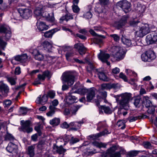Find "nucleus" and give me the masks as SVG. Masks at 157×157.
Instances as JSON below:
<instances>
[{"instance_id":"nucleus-1","label":"nucleus","mask_w":157,"mask_h":157,"mask_svg":"<svg viewBox=\"0 0 157 157\" xmlns=\"http://www.w3.org/2000/svg\"><path fill=\"white\" fill-rule=\"evenodd\" d=\"M111 56L117 61L124 59L125 54L123 48L119 46H113L111 49Z\"/></svg>"},{"instance_id":"nucleus-2","label":"nucleus","mask_w":157,"mask_h":157,"mask_svg":"<svg viewBox=\"0 0 157 157\" xmlns=\"http://www.w3.org/2000/svg\"><path fill=\"white\" fill-rule=\"evenodd\" d=\"M74 73L71 71H67L63 73L62 80L63 83H67L69 86L72 85L75 81Z\"/></svg>"},{"instance_id":"nucleus-3","label":"nucleus","mask_w":157,"mask_h":157,"mask_svg":"<svg viewBox=\"0 0 157 157\" xmlns=\"http://www.w3.org/2000/svg\"><path fill=\"white\" fill-rule=\"evenodd\" d=\"M132 94L130 93H124L121 95V99L120 101V105L126 110L128 109V104L132 99Z\"/></svg>"},{"instance_id":"nucleus-4","label":"nucleus","mask_w":157,"mask_h":157,"mask_svg":"<svg viewBox=\"0 0 157 157\" xmlns=\"http://www.w3.org/2000/svg\"><path fill=\"white\" fill-rule=\"evenodd\" d=\"M150 31L148 24H146L141 27L138 31L136 32V34L138 37H141L148 33Z\"/></svg>"},{"instance_id":"nucleus-5","label":"nucleus","mask_w":157,"mask_h":157,"mask_svg":"<svg viewBox=\"0 0 157 157\" xmlns=\"http://www.w3.org/2000/svg\"><path fill=\"white\" fill-rule=\"evenodd\" d=\"M130 3L126 0L121 1L117 3V5L121 7L125 13L130 10Z\"/></svg>"},{"instance_id":"nucleus-6","label":"nucleus","mask_w":157,"mask_h":157,"mask_svg":"<svg viewBox=\"0 0 157 157\" xmlns=\"http://www.w3.org/2000/svg\"><path fill=\"white\" fill-rule=\"evenodd\" d=\"M21 129L24 132H26L28 133L31 132L33 131V129L32 127H30V121L29 120L21 121Z\"/></svg>"},{"instance_id":"nucleus-7","label":"nucleus","mask_w":157,"mask_h":157,"mask_svg":"<svg viewBox=\"0 0 157 157\" xmlns=\"http://www.w3.org/2000/svg\"><path fill=\"white\" fill-rule=\"evenodd\" d=\"M0 33H4L5 34L4 37L6 40H9L11 36V33L10 29L9 27L5 25L0 26Z\"/></svg>"},{"instance_id":"nucleus-8","label":"nucleus","mask_w":157,"mask_h":157,"mask_svg":"<svg viewBox=\"0 0 157 157\" xmlns=\"http://www.w3.org/2000/svg\"><path fill=\"white\" fill-rule=\"evenodd\" d=\"M6 151L10 153L16 154L17 152V145L11 142L10 143L6 148Z\"/></svg>"},{"instance_id":"nucleus-9","label":"nucleus","mask_w":157,"mask_h":157,"mask_svg":"<svg viewBox=\"0 0 157 157\" xmlns=\"http://www.w3.org/2000/svg\"><path fill=\"white\" fill-rule=\"evenodd\" d=\"M146 40L148 44L155 43L157 41V34L152 33L146 36Z\"/></svg>"},{"instance_id":"nucleus-10","label":"nucleus","mask_w":157,"mask_h":157,"mask_svg":"<svg viewBox=\"0 0 157 157\" xmlns=\"http://www.w3.org/2000/svg\"><path fill=\"white\" fill-rule=\"evenodd\" d=\"M73 92L71 91L69 92L68 95L66 97V103L68 104H72L76 102L77 98L75 95L72 94Z\"/></svg>"},{"instance_id":"nucleus-11","label":"nucleus","mask_w":157,"mask_h":157,"mask_svg":"<svg viewBox=\"0 0 157 157\" xmlns=\"http://www.w3.org/2000/svg\"><path fill=\"white\" fill-rule=\"evenodd\" d=\"M96 71L98 72V74L100 79L105 82H108L109 80V78L105 74L103 70L96 69Z\"/></svg>"},{"instance_id":"nucleus-12","label":"nucleus","mask_w":157,"mask_h":157,"mask_svg":"<svg viewBox=\"0 0 157 157\" xmlns=\"http://www.w3.org/2000/svg\"><path fill=\"white\" fill-rule=\"evenodd\" d=\"M32 54L35 59L39 61L43 60L44 56L39 50L35 49L33 50Z\"/></svg>"},{"instance_id":"nucleus-13","label":"nucleus","mask_w":157,"mask_h":157,"mask_svg":"<svg viewBox=\"0 0 157 157\" xmlns=\"http://www.w3.org/2000/svg\"><path fill=\"white\" fill-rule=\"evenodd\" d=\"M75 48L77 49L80 55H82L84 54L86 52V48L83 44L81 43L75 44L74 45Z\"/></svg>"},{"instance_id":"nucleus-14","label":"nucleus","mask_w":157,"mask_h":157,"mask_svg":"<svg viewBox=\"0 0 157 157\" xmlns=\"http://www.w3.org/2000/svg\"><path fill=\"white\" fill-rule=\"evenodd\" d=\"M110 55L108 54L101 51L98 55L99 59L102 62H106L110 57Z\"/></svg>"},{"instance_id":"nucleus-15","label":"nucleus","mask_w":157,"mask_h":157,"mask_svg":"<svg viewBox=\"0 0 157 157\" xmlns=\"http://www.w3.org/2000/svg\"><path fill=\"white\" fill-rule=\"evenodd\" d=\"M43 49L48 52H52V45L51 43L48 41L45 40L42 44Z\"/></svg>"},{"instance_id":"nucleus-16","label":"nucleus","mask_w":157,"mask_h":157,"mask_svg":"<svg viewBox=\"0 0 157 157\" xmlns=\"http://www.w3.org/2000/svg\"><path fill=\"white\" fill-rule=\"evenodd\" d=\"M43 17H45L47 20L51 22H53L55 21L54 17V13H52V15L50 16V14L46 11H43L42 13V15Z\"/></svg>"},{"instance_id":"nucleus-17","label":"nucleus","mask_w":157,"mask_h":157,"mask_svg":"<svg viewBox=\"0 0 157 157\" xmlns=\"http://www.w3.org/2000/svg\"><path fill=\"white\" fill-rule=\"evenodd\" d=\"M53 150L54 152L59 154H63L66 151V149L64 148L62 145L58 146L56 145L53 146Z\"/></svg>"},{"instance_id":"nucleus-18","label":"nucleus","mask_w":157,"mask_h":157,"mask_svg":"<svg viewBox=\"0 0 157 157\" xmlns=\"http://www.w3.org/2000/svg\"><path fill=\"white\" fill-rule=\"evenodd\" d=\"M36 24L37 28L40 31L47 30L49 28L48 26L43 22L37 21Z\"/></svg>"},{"instance_id":"nucleus-19","label":"nucleus","mask_w":157,"mask_h":157,"mask_svg":"<svg viewBox=\"0 0 157 157\" xmlns=\"http://www.w3.org/2000/svg\"><path fill=\"white\" fill-rule=\"evenodd\" d=\"M21 15L24 18L27 19L32 14V12L29 9H25L21 10Z\"/></svg>"},{"instance_id":"nucleus-20","label":"nucleus","mask_w":157,"mask_h":157,"mask_svg":"<svg viewBox=\"0 0 157 157\" xmlns=\"http://www.w3.org/2000/svg\"><path fill=\"white\" fill-rule=\"evenodd\" d=\"M0 89L2 90L0 91V92L2 93V94L4 97H6L7 95V93L9 92V88L7 85L2 83L0 86Z\"/></svg>"},{"instance_id":"nucleus-21","label":"nucleus","mask_w":157,"mask_h":157,"mask_svg":"<svg viewBox=\"0 0 157 157\" xmlns=\"http://www.w3.org/2000/svg\"><path fill=\"white\" fill-rule=\"evenodd\" d=\"M44 9V7L42 6H40L39 7H37L34 10V14L36 16L37 19H39V18H38L39 17L41 16Z\"/></svg>"},{"instance_id":"nucleus-22","label":"nucleus","mask_w":157,"mask_h":157,"mask_svg":"<svg viewBox=\"0 0 157 157\" xmlns=\"http://www.w3.org/2000/svg\"><path fill=\"white\" fill-rule=\"evenodd\" d=\"M51 76L50 72L48 71H46L43 72L42 75L39 74L37 76L39 80H44L45 79V77H47L50 78L51 77Z\"/></svg>"},{"instance_id":"nucleus-23","label":"nucleus","mask_w":157,"mask_h":157,"mask_svg":"<svg viewBox=\"0 0 157 157\" xmlns=\"http://www.w3.org/2000/svg\"><path fill=\"white\" fill-rule=\"evenodd\" d=\"M107 132V130H105L99 133H98L95 134L90 135L89 136V137L93 140L97 139L99 137L102 136H104L105 134H108Z\"/></svg>"},{"instance_id":"nucleus-24","label":"nucleus","mask_w":157,"mask_h":157,"mask_svg":"<svg viewBox=\"0 0 157 157\" xmlns=\"http://www.w3.org/2000/svg\"><path fill=\"white\" fill-rule=\"evenodd\" d=\"M128 17L126 16H123L121 20L117 23V27L119 29L124 26L127 22Z\"/></svg>"},{"instance_id":"nucleus-25","label":"nucleus","mask_w":157,"mask_h":157,"mask_svg":"<svg viewBox=\"0 0 157 157\" xmlns=\"http://www.w3.org/2000/svg\"><path fill=\"white\" fill-rule=\"evenodd\" d=\"M146 6L143 5L138 3L137 4L136 7L135 8V10L137 13H142L145 11Z\"/></svg>"},{"instance_id":"nucleus-26","label":"nucleus","mask_w":157,"mask_h":157,"mask_svg":"<svg viewBox=\"0 0 157 157\" xmlns=\"http://www.w3.org/2000/svg\"><path fill=\"white\" fill-rule=\"evenodd\" d=\"M59 29L57 28L52 29L44 33V36L46 38L51 37L53 34L56 32L58 31Z\"/></svg>"},{"instance_id":"nucleus-27","label":"nucleus","mask_w":157,"mask_h":157,"mask_svg":"<svg viewBox=\"0 0 157 157\" xmlns=\"http://www.w3.org/2000/svg\"><path fill=\"white\" fill-rule=\"evenodd\" d=\"M35 145L29 146L27 149L26 152L30 157H33L35 155Z\"/></svg>"},{"instance_id":"nucleus-28","label":"nucleus","mask_w":157,"mask_h":157,"mask_svg":"<svg viewBox=\"0 0 157 157\" xmlns=\"http://www.w3.org/2000/svg\"><path fill=\"white\" fill-rule=\"evenodd\" d=\"M73 19V15L69 13L66 14L64 16H63L60 18V23H62L63 21H68Z\"/></svg>"},{"instance_id":"nucleus-29","label":"nucleus","mask_w":157,"mask_h":157,"mask_svg":"<svg viewBox=\"0 0 157 157\" xmlns=\"http://www.w3.org/2000/svg\"><path fill=\"white\" fill-rule=\"evenodd\" d=\"M121 39L123 43L126 45L127 46L129 47L133 45V44H132L131 40L126 38L123 35L122 36Z\"/></svg>"},{"instance_id":"nucleus-30","label":"nucleus","mask_w":157,"mask_h":157,"mask_svg":"<svg viewBox=\"0 0 157 157\" xmlns=\"http://www.w3.org/2000/svg\"><path fill=\"white\" fill-rule=\"evenodd\" d=\"M48 101L47 96L46 95L44 94L41 98H40V97H38L36 100V102L37 103H41L42 104H45Z\"/></svg>"},{"instance_id":"nucleus-31","label":"nucleus","mask_w":157,"mask_h":157,"mask_svg":"<svg viewBox=\"0 0 157 157\" xmlns=\"http://www.w3.org/2000/svg\"><path fill=\"white\" fill-rule=\"evenodd\" d=\"M95 93L94 91L93 90L89 91L87 95L86 98L88 102H90L93 98L95 97Z\"/></svg>"},{"instance_id":"nucleus-32","label":"nucleus","mask_w":157,"mask_h":157,"mask_svg":"<svg viewBox=\"0 0 157 157\" xmlns=\"http://www.w3.org/2000/svg\"><path fill=\"white\" fill-rule=\"evenodd\" d=\"M49 109V110L46 113V115L49 117H52L55 113L56 108L52 105H50Z\"/></svg>"},{"instance_id":"nucleus-33","label":"nucleus","mask_w":157,"mask_h":157,"mask_svg":"<svg viewBox=\"0 0 157 157\" xmlns=\"http://www.w3.org/2000/svg\"><path fill=\"white\" fill-rule=\"evenodd\" d=\"M105 38L104 36L98 35L94 38L93 41L96 44L101 43L102 42V39Z\"/></svg>"},{"instance_id":"nucleus-34","label":"nucleus","mask_w":157,"mask_h":157,"mask_svg":"<svg viewBox=\"0 0 157 157\" xmlns=\"http://www.w3.org/2000/svg\"><path fill=\"white\" fill-rule=\"evenodd\" d=\"M143 100V102L146 107L148 108L152 105V103L147 96H144Z\"/></svg>"},{"instance_id":"nucleus-35","label":"nucleus","mask_w":157,"mask_h":157,"mask_svg":"<svg viewBox=\"0 0 157 157\" xmlns=\"http://www.w3.org/2000/svg\"><path fill=\"white\" fill-rule=\"evenodd\" d=\"M101 109L103 110L104 113L106 114H110L112 112V110L110 108L105 105H103L101 106Z\"/></svg>"},{"instance_id":"nucleus-36","label":"nucleus","mask_w":157,"mask_h":157,"mask_svg":"<svg viewBox=\"0 0 157 157\" xmlns=\"http://www.w3.org/2000/svg\"><path fill=\"white\" fill-rule=\"evenodd\" d=\"M91 144L92 145L99 148L102 147L105 148L106 145V144L105 143H99L96 141L93 142Z\"/></svg>"},{"instance_id":"nucleus-37","label":"nucleus","mask_w":157,"mask_h":157,"mask_svg":"<svg viewBox=\"0 0 157 157\" xmlns=\"http://www.w3.org/2000/svg\"><path fill=\"white\" fill-rule=\"evenodd\" d=\"M83 123V121L71 122L70 123V126H74L75 127H77L79 128L81 126V124Z\"/></svg>"},{"instance_id":"nucleus-38","label":"nucleus","mask_w":157,"mask_h":157,"mask_svg":"<svg viewBox=\"0 0 157 157\" xmlns=\"http://www.w3.org/2000/svg\"><path fill=\"white\" fill-rule=\"evenodd\" d=\"M81 106L79 105H73L71 106L70 109V112L72 115H75L76 112Z\"/></svg>"},{"instance_id":"nucleus-39","label":"nucleus","mask_w":157,"mask_h":157,"mask_svg":"<svg viewBox=\"0 0 157 157\" xmlns=\"http://www.w3.org/2000/svg\"><path fill=\"white\" fill-rule=\"evenodd\" d=\"M147 117V116L144 114L138 116L136 117H131L129 119V121L130 122H132L135 121L137 119H144Z\"/></svg>"},{"instance_id":"nucleus-40","label":"nucleus","mask_w":157,"mask_h":157,"mask_svg":"<svg viewBox=\"0 0 157 157\" xmlns=\"http://www.w3.org/2000/svg\"><path fill=\"white\" fill-rule=\"evenodd\" d=\"M50 124L53 126H57L59 124L60 122V119L58 118H54L50 121Z\"/></svg>"},{"instance_id":"nucleus-41","label":"nucleus","mask_w":157,"mask_h":157,"mask_svg":"<svg viewBox=\"0 0 157 157\" xmlns=\"http://www.w3.org/2000/svg\"><path fill=\"white\" fill-rule=\"evenodd\" d=\"M146 53L149 59H153L155 58V56L154 52L151 50H149L146 52Z\"/></svg>"},{"instance_id":"nucleus-42","label":"nucleus","mask_w":157,"mask_h":157,"mask_svg":"<svg viewBox=\"0 0 157 157\" xmlns=\"http://www.w3.org/2000/svg\"><path fill=\"white\" fill-rule=\"evenodd\" d=\"M102 4H98L96 5L95 8V11L98 13L103 12L104 7L102 6Z\"/></svg>"},{"instance_id":"nucleus-43","label":"nucleus","mask_w":157,"mask_h":157,"mask_svg":"<svg viewBox=\"0 0 157 157\" xmlns=\"http://www.w3.org/2000/svg\"><path fill=\"white\" fill-rule=\"evenodd\" d=\"M15 139L14 137L11 134L8 132H7L4 136V140L5 141H13Z\"/></svg>"},{"instance_id":"nucleus-44","label":"nucleus","mask_w":157,"mask_h":157,"mask_svg":"<svg viewBox=\"0 0 157 157\" xmlns=\"http://www.w3.org/2000/svg\"><path fill=\"white\" fill-rule=\"evenodd\" d=\"M143 145L144 148L147 149H151L154 148V147L148 141L144 142L143 143Z\"/></svg>"},{"instance_id":"nucleus-45","label":"nucleus","mask_w":157,"mask_h":157,"mask_svg":"<svg viewBox=\"0 0 157 157\" xmlns=\"http://www.w3.org/2000/svg\"><path fill=\"white\" fill-rule=\"evenodd\" d=\"M117 125L119 127H121V129H124L125 127L124 121L122 120L118 121L117 123Z\"/></svg>"},{"instance_id":"nucleus-46","label":"nucleus","mask_w":157,"mask_h":157,"mask_svg":"<svg viewBox=\"0 0 157 157\" xmlns=\"http://www.w3.org/2000/svg\"><path fill=\"white\" fill-rule=\"evenodd\" d=\"M47 97H49L51 99H53L55 96V91L53 90H50L48 92L47 95Z\"/></svg>"},{"instance_id":"nucleus-47","label":"nucleus","mask_w":157,"mask_h":157,"mask_svg":"<svg viewBox=\"0 0 157 157\" xmlns=\"http://www.w3.org/2000/svg\"><path fill=\"white\" fill-rule=\"evenodd\" d=\"M138 154V151H132L128 152V155L130 157H133L136 156Z\"/></svg>"},{"instance_id":"nucleus-48","label":"nucleus","mask_w":157,"mask_h":157,"mask_svg":"<svg viewBox=\"0 0 157 157\" xmlns=\"http://www.w3.org/2000/svg\"><path fill=\"white\" fill-rule=\"evenodd\" d=\"M6 44L7 43L6 42L4 41L2 38L0 37V48L4 50L5 48Z\"/></svg>"},{"instance_id":"nucleus-49","label":"nucleus","mask_w":157,"mask_h":157,"mask_svg":"<svg viewBox=\"0 0 157 157\" xmlns=\"http://www.w3.org/2000/svg\"><path fill=\"white\" fill-rule=\"evenodd\" d=\"M74 55V53L72 52H68L66 55L65 56L67 59L69 61H71L70 58L72 57Z\"/></svg>"},{"instance_id":"nucleus-50","label":"nucleus","mask_w":157,"mask_h":157,"mask_svg":"<svg viewBox=\"0 0 157 157\" xmlns=\"http://www.w3.org/2000/svg\"><path fill=\"white\" fill-rule=\"evenodd\" d=\"M12 101L10 100H6L3 101V105L5 108L8 107L12 104Z\"/></svg>"},{"instance_id":"nucleus-51","label":"nucleus","mask_w":157,"mask_h":157,"mask_svg":"<svg viewBox=\"0 0 157 157\" xmlns=\"http://www.w3.org/2000/svg\"><path fill=\"white\" fill-rule=\"evenodd\" d=\"M140 101V98L139 97L135 98L134 99L133 104L136 107H139Z\"/></svg>"},{"instance_id":"nucleus-52","label":"nucleus","mask_w":157,"mask_h":157,"mask_svg":"<svg viewBox=\"0 0 157 157\" xmlns=\"http://www.w3.org/2000/svg\"><path fill=\"white\" fill-rule=\"evenodd\" d=\"M156 107V106L152 105L151 106L148 107V109L147 111V113L149 114H153L155 111V107Z\"/></svg>"},{"instance_id":"nucleus-53","label":"nucleus","mask_w":157,"mask_h":157,"mask_svg":"<svg viewBox=\"0 0 157 157\" xmlns=\"http://www.w3.org/2000/svg\"><path fill=\"white\" fill-rule=\"evenodd\" d=\"M110 36L111 37L113 38V39L115 41L118 42L120 40V36L117 34H111L110 35Z\"/></svg>"},{"instance_id":"nucleus-54","label":"nucleus","mask_w":157,"mask_h":157,"mask_svg":"<svg viewBox=\"0 0 157 157\" xmlns=\"http://www.w3.org/2000/svg\"><path fill=\"white\" fill-rule=\"evenodd\" d=\"M79 141V140L78 139L72 137L71 139L70 140V143L71 144H73L78 142Z\"/></svg>"},{"instance_id":"nucleus-55","label":"nucleus","mask_w":157,"mask_h":157,"mask_svg":"<svg viewBox=\"0 0 157 157\" xmlns=\"http://www.w3.org/2000/svg\"><path fill=\"white\" fill-rule=\"evenodd\" d=\"M97 152L95 149H94L93 150H92V149L89 148L88 149H87V151L86 152V153L88 155H93V154H94Z\"/></svg>"},{"instance_id":"nucleus-56","label":"nucleus","mask_w":157,"mask_h":157,"mask_svg":"<svg viewBox=\"0 0 157 157\" xmlns=\"http://www.w3.org/2000/svg\"><path fill=\"white\" fill-rule=\"evenodd\" d=\"M117 149V147L116 146H113L110 147L109 149L107 150L108 152H109L111 154H113V153Z\"/></svg>"},{"instance_id":"nucleus-57","label":"nucleus","mask_w":157,"mask_h":157,"mask_svg":"<svg viewBox=\"0 0 157 157\" xmlns=\"http://www.w3.org/2000/svg\"><path fill=\"white\" fill-rule=\"evenodd\" d=\"M141 59L144 62L149 61V60L147 57V55L146 53H145L141 55Z\"/></svg>"},{"instance_id":"nucleus-58","label":"nucleus","mask_w":157,"mask_h":157,"mask_svg":"<svg viewBox=\"0 0 157 157\" xmlns=\"http://www.w3.org/2000/svg\"><path fill=\"white\" fill-rule=\"evenodd\" d=\"M84 16L85 18L87 19L91 18L92 16V14L89 11L84 14Z\"/></svg>"},{"instance_id":"nucleus-59","label":"nucleus","mask_w":157,"mask_h":157,"mask_svg":"<svg viewBox=\"0 0 157 157\" xmlns=\"http://www.w3.org/2000/svg\"><path fill=\"white\" fill-rule=\"evenodd\" d=\"M123 151H124L121 150L119 152L112 154L113 157H121V154L123 153Z\"/></svg>"},{"instance_id":"nucleus-60","label":"nucleus","mask_w":157,"mask_h":157,"mask_svg":"<svg viewBox=\"0 0 157 157\" xmlns=\"http://www.w3.org/2000/svg\"><path fill=\"white\" fill-rule=\"evenodd\" d=\"M7 80L11 85H14L15 84V80L13 77H9L7 78Z\"/></svg>"},{"instance_id":"nucleus-61","label":"nucleus","mask_w":157,"mask_h":157,"mask_svg":"<svg viewBox=\"0 0 157 157\" xmlns=\"http://www.w3.org/2000/svg\"><path fill=\"white\" fill-rule=\"evenodd\" d=\"M101 157H113L112 154H111L107 151L106 152L103 153Z\"/></svg>"},{"instance_id":"nucleus-62","label":"nucleus","mask_w":157,"mask_h":157,"mask_svg":"<svg viewBox=\"0 0 157 157\" xmlns=\"http://www.w3.org/2000/svg\"><path fill=\"white\" fill-rule=\"evenodd\" d=\"M119 77L120 78L122 79L125 82L128 81L127 77L123 73L121 72L119 75Z\"/></svg>"},{"instance_id":"nucleus-63","label":"nucleus","mask_w":157,"mask_h":157,"mask_svg":"<svg viewBox=\"0 0 157 157\" xmlns=\"http://www.w3.org/2000/svg\"><path fill=\"white\" fill-rule=\"evenodd\" d=\"M21 73V68L19 67H16L14 73L16 75H19Z\"/></svg>"},{"instance_id":"nucleus-64","label":"nucleus","mask_w":157,"mask_h":157,"mask_svg":"<svg viewBox=\"0 0 157 157\" xmlns=\"http://www.w3.org/2000/svg\"><path fill=\"white\" fill-rule=\"evenodd\" d=\"M72 8L74 12L77 13L79 12L80 9L78 6H72Z\"/></svg>"}]
</instances>
